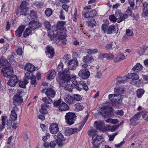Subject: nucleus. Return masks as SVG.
I'll return each instance as SVG.
<instances>
[{
	"instance_id": "63",
	"label": "nucleus",
	"mask_w": 148,
	"mask_h": 148,
	"mask_svg": "<svg viewBox=\"0 0 148 148\" xmlns=\"http://www.w3.org/2000/svg\"><path fill=\"white\" fill-rule=\"evenodd\" d=\"M143 13H142L141 16L142 17H145L148 16V10H143Z\"/></svg>"
},
{
	"instance_id": "38",
	"label": "nucleus",
	"mask_w": 148,
	"mask_h": 148,
	"mask_svg": "<svg viewBox=\"0 0 148 148\" xmlns=\"http://www.w3.org/2000/svg\"><path fill=\"white\" fill-rule=\"evenodd\" d=\"M125 56L122 54H120L118 55L116 57L114 61L117 62L119 61L123 60L125 58Z\"/></svg>"
},
{
	"instance_id": "8",
	"label": "nucleus",
	"mask_w": 148,
	"mask_h": 148,
	"mask_svg": "<svg viewBox=\"0 0 148 148\" xmlns=\"http://www.w3.org/2000/svg\"><path fill=\"white\" fill-rule=\"evenodd\" d=\"M113 110L111 108H101L100 113L104 117H106L112 114L113 113Z\"/></svg>"
},
{
	"instance_id": "37",
	"label": "nucleus",
	"mask_w": 148,
	"mask_h": 148,
	"mask_svg": "<svg viewBox=\"0 0 148 148\" xmlns=\"http://www.w3.org/2000/svg\"><path fill=\"white\" fill-rule=\"evenodd\" d=\"M119 125H114L112 127L108 125L107 126H105L104 128H106V131L108 130H110V131L113 132L115 131L119 127Z\"/></svg>"
},
{
	"instance_id": "55",
	"label": "nucleus",
	"mask_w": 148,
	"mask_h": 148,
	"mask_svg": "<svg viewBox=\"0 0 148 148\" xmlns=\"http://www.w3.org/2000/svg\"><path fill=\"white\" fill-rule=\"evenodd\" d=\"M30 16L33 19L36 18L37 17L36 12L33 10L31 11Z\"/></svg>"
},
{
	"instance_id": "34",
	"label": "nucleus",
	"mask_w": 148,
	"mask_h": 148,
	"mask_svg": "<svg viewBox=\"0 0 148 148\" xmlns=\"http://www.w3.org/2000/svg\"><path fill=\"white\" fill-rule=\"evenodd\" d=\"M83 105V103H78L75 104L74 106L75 110L79 111L83 110L84 108Z\"/></svg>"
},
{
	"instance_id": "4",
	"label": "nucleus",
	"mask_w": 148,
	"mask_h": 148,
	"mask_svg": "<svg viewBox=\"0 0 148 148\" xmlns=\"http://www.w3.org/2000/svg\"><path fill=\"white\" fill-rule=\"evenodd\" d=\"M103 141L104 139L101 136L95 134L92 136V143L94 147H98L99 144Z\"/></svg>"
},
{
	"instance_id": "59",
	"label": "nucleus",
	"mask_w": 148,
	"mask_h": 148,
	"mask_svg": "<svg viewBox=\"0 0 148 148\" xmlns=\"http://www.w3.org/2000/svg\"><path fill=\"white\" fill-rule=\"evenodd\" d=\"M116 17L114 15H110L109 16V19L110 20L113 22L117 21Z\"/></svg>"
},
{
	"instance_id": "36",
	"label": "nucleus",
	"mask_w": 148,
	"mask_h": 148,
	"mask_svg": "<svg viewBox=\"0 0 148 148\" xmlns=\"http://www.w3.org/2000/svg\"><path fill=\"white\" fill-rule=\"evenodd\" d=\"M94 125L96 126V129L100 130H102L103 127V123L102 122H98L96 121L94 123Z\"/></svg>"
},
{
	"instance_id": "47",
	"label": "nucleus",
	"mask_w": 148,
	"mask_h": 148,
	"mask_svg": "<svg viewBox=\"0 0 148 148\" xmlns=\"http://www.w3.org/2000/svg\"><path fill=\"white\" fill-rule=\"evenodd\" d=\"M32 31L29 27L27 28L23 34V37L25 38L26 37L31 33Z\"/></svg>"
},
{
	"instance_id": "26",
	"label": "nucleus",
	"mask_w": 148,
	"mask_h": 148,
	"mask_svg": "<svg viewBox=\"0 0 148 148\" xmlns=\"http://www.w3.org/2000/svg\"><path fill=\"white\" fill-rule=\"evenodd\" d=\"M49 106L44 103L41 105V109L40 110V112L42 114H46L48 113L47 108H48Z\"/></svg>"
},
{
	"instance_id": "42",
	"label": "nucleus",
	"mask_w": 148,
	"mask_h": 148,
	"mask_svg": "<svg viewBox=\"0 0 148 148\" xmlns=\"http://www.w3.org/2000/svg\"><path fill=\"white\" fill-rule=\"evenodd\" d=\"M42 100L45 103L49 104L52 103L53 102L52 99L48 96L43 98Z\"/></svg>"
},
{
	"instance_id": "33",
	"label": "nucleus",
	"mask_w": 148,
	"mask_h": 148,
	"mask_svg": "<svg viewBox=\"0 0 148 148\" xmlns=\"http://www.w3.org/2000/svg\"><path fill=\"white\" fill-rule=\"evenodd\" d=\"M115 32V26L113 25H110L106 31L108 34H112L113 32L116 33Z\"/></svg>"
},
{
	"instance_id": "24",
	"label": "nucleus",
	"mask_w": 148,
	"mask_h": 148,
	"mask_svg": "<svg viewBox=\"0 0 148 148\" xmlns=\"http://www.w3.org/2000/svg\"><path fill=\"white\" fill-rule=\"evenodd\" d=\"M125 90L122 87H116L114 88V92L116 94V96L118 97L120 95L121 96V94L123 93L124 92Z\"/></svg>"
},
{
	"instance_id": "27",
	"label": "nucleus",
	"mask_w": 148,
	"mask_h": 148,
	"mask_svg": "<svg viewBox=\"0 0 148 148\" xmlns=\"http://www.w3.org/2000/svg\"><path fill=\"white\" fill-rule=\"evenodd\" d=\"M69 106L64 102L62 103L59 106V110L61 111H64L69 109Z\"/></svg>"
},
{
	"instance_id": "2",
	"label": "nucleus",
	"mask_w": 148,
	"mask_h": 148,
	"mask_svg": "<svg viewBox=\"0 0 148 148\" xmlns=\"http://www.w3.org/2000/svg\"><path fill=\"white\" fill-rule=\"evenodd\" d=\"M59 78L63 82H68L71 80L69 71L68 69H66L64 70L62 73L58 75Z\"/></svg>"
},
{
	"instance_id": "54",
	"label": "nucleus",
	"mask_w": 148,
	"mask_h": 148,
	"mask_svg": "<svg viewBox=\"0 0 148 148\" xmlns=\"http://www.w3.org/2000/svg\"><path fill=\"white\" fill-rule=\"evenodd\" d=\"M98 52V51L96 49H89L87 50V53L89 54H95L97 53Z\"/></svg>"
},
{
	"instance_id": "43",
	"label": "nucleus",
	"mask_w": 148,
	"mask_h": 148,
	"mask_svg": "<svg viewBox=\"0 0 148 148\" xmlns=\"http://www.w3.org/2000/svg\"><path fill=\"white\" fill-rule=\"evenodd\" d=\"M32 76L34 75H33L32 72H30L29 71L27 72L25 74L24 79L25 80L28 81L29 79H31V77H32Z\"/></svg>"
},
{
	"instance_id": "20",
	"label": "nucleus",
	"mask_w": 148,
	"mask_h": 148,
	"mask_svg": "<svg viewBox=\"0 0 148 148\" xmlns=\"http://www.w3.org/2000/svg\"><path fill=\"white\" fill-rule=\"evenodd\" d=\"M25 28V25H22L20 26L18 29L15 31V34L16 36L19 37H21Z\"/></svg>"
},
{
	"instance_id": "48",
	"label": "nucleus",
	"mask_w": 148,
	"mask_h": 148,
	"mask_svg": "<svg viewBox=\"0 0 148 148\" xmlns=\"http://www.w3.org/2000/svg\"><path fill=\"white\" fill-rule=\"evenodd\" d=\"M31 80V83L32 85L35 86L37 84V82L36 80V77L35 76H32V77L30 79Z\"/></svg>"
},
{
	"instance_id": "3",
	"label": "nucleus",
	"mask_w": 148,
	"mask_h": 148,
	"mask_svg": "<svg viewBox=\"0 0 148 148\" xmlns=\"http://www.w3.org/2000/svg\"><path fill=\"white\" fill-rule=\"evenodd\" d=\"M19 95H15L13 97V104L15 106L21 105L23 102V99L22 97V90H18L17 91Z\"/></svg>"
},
{
	"instance_id": "29",
	"label": "nucleus",
	"mask_w": 148,
	"mask_h": 148,
	"mask_svg": "<svg viewBox=\"0 0 148 148\" xmlns=\"http://www.w3.org/2000/svg\"><path fill=\"white\" fill-rule=\"evenodd\" d=\"M74 81H73L74 82L72 84H68L65 86L64 88L65 90L71 92L72 91V88L73 87V88H75V86L76 85V81L75 79H74Z\"/></svg>"
},
{
	"instance_id": "51",
	"label": "nucleus",
	"mask_w": 148,
	"mask_h": 148,
	"mask_svg": "<svg viewBox=\"0 0 148 148\" xmlns=\"http://www.w3.org/2000/svg\"><path fill=\"white\" fill-rule=\"evenodd\" d=\"M132 8L128 7L127 8V9L126 11H125V13L124 14H126L127 15L128 17V16H130L132 14Z\"/></svg>"
},
{
	"instance_id": "15",
	"label": "nucleus",
	"mask_w": 148,
	"mask_h": 148,
	"mask_svg": "<svg viewBox=\"0 0 148 148\" xmlns=\"http://www.w3.org/2000/svg\"><path fill=\"white\" fill-rule=\"evenodd\" d=\"M10 66V63L3 57H1L0 59V66L7 68Z\"/></svg>"
},
{
	"instance_id": "9",
	"label": "nucleus",
	"mask_w": 148,
	"mask_h": 148,
	"mask_svg": "<svg viewBox=\"0 0 148 148\" xmlns=\"http://www.w3.org/2000/svg\"><path fill=\"white\" fill-rule=\"evenodd\" d=\"M29 25V27L31 30H34L40 27L42 25V24L38 21L33 20L30 22Z\"/></svg>"
},
{
	"instance_id": "62",
	"label": "nucleus",
	"mask_w": 148,
	"mask_h": 148,
	"mask_svg": "<svg viewBox=\"0 0 148 148\" xmlns=\"http://www.w3.org/2000/svg\"><path fill=\"white\" fill-rule=\"evenodd\" d=\"M27 5V2L25 1H23L21 3L20 6V9H23V8H26Z\"/></svg>"
},
{
	"instance_id": "60",
	"label": "nucleus",
	"mask_w": 148,
	"mask_h": 148,
	"mask_svg": "<svg viewBox=\"0 0 148 148\" xmlns=\"http://www.w3.org/2000/svg\"><path fill=\"white\" fill-rule=\"evenodd\" d=\"M22 137L24 140L27 141L29 138L28 133L27 132L23 133L22 134Z\"/></svg>"
},
{
	"instance_id": "44",
	"label": "nucleus",
	"mask_w": 148,
	"mask_h": 148,
	"mask_svg": "<svg viewBox=\"0 0 148 148\" xmlns=\"http://www.w3.org/2000/svg\"><path fill=\"white\" fill-rule=\"evenodd\" d=\"M92 58L91 56L87 55L84 57L83 60L84 61L85 63H90L91 62Z\"/></svg>"
},
{
	"instance_id": "53",
	"label": "nucleus",
	"mask_w": 148,
	"mask_h": 148,
	"mask_svg": "<svg viewBox=\"0 0 148 148\" xmlns=\"http://www.w3.org/2000/svg\"><path fill=\"white\" fill-rule=\"evenodd\" d=\"M88 25L92 27H93L96 24V23L95 20L92 19L88 21Z\"/></svg>"
},
{
	"instance_id": "46",
	"label": "nucleus",
	"mask_w": 148,
	"mask_h": 148,
	"mask_svg": "<svg viewBox=\"0 0 148 148\" xmlns=\"http://www.w3.org/2000/svg\"><path fill=\"white\" fill-rule=\"evenodd\" d=\"M63 68V63L61 62L58 66L57 70L58 72V75L60 73H62L63 71H62Z\"/></svg>"
},
{
	"instance_id": "49",
	"label": "nucleus",
	"mask_w": 148,
	"mask_h": 148,
	"mask_svg": "<svg viewBox=\"0 0 148 148\" xmlns=\"http://www.w3.org/2000/svg\"><path fill=\"white\" fill-rule=\"evenodd\" d=\"M108 23L103 24L101 26V30H102V32L103 33H105L106 31H107V29H108Z\"/></svg>"
},
{
	"instance_id": "58",
	"label": "nucleus",
	"mask_w": 148,
	"mask_h": 148,
	"mask_svg": "<svg viewBox=\"0 0 148 148\" xmlns=\"http://www.w3.org/2000/svg\"><path fill=\"white\" fill-rule=\"evenodd\" d=\"M71 128H68L66 129L65 131L66 134L68 136H69L70 135L72 134L73 132Z\"/></svg>"
},
{
	"instance_id": "10",
	"label": "nucleus",
	"mask_w": 148,
	"mask_h": 148,
	"mask_svg": "<svg viewBox=\"0 0 148 148\" xmlns=\"http://www.w3.org/2000/svg\"><path fill=\"white\" fill-rule=\"evenodd\" d=\"M75 88L79 91L82 90V86L84 90L87 91L88 90V88L85 82L83 81H81L79 82V84H77L76 83V85L75 86Z\"/></svg>"
},
{
	"instance_id": "39",
	"label": "nucleus",
	"mask_w": 148,
	"mask_h": 148,
	"mask_svg": "<svg viewBox=\"0 0 148 148\" xmlns=\"http://www.w3.org/2000/svg\"><path fill=\"white\" fill-rule=\"evenodd\" d=\"M28 81H26L24 79V81H20L19 82L18 85L20 87L25 88L26 85L28 83Z\"/></svg>"
},
{
	"instance_id": "61",
	"label": "nucleus",
	"mask_w": 148,
	"mask_h": 148,
	"mask_svg": "<svg viewBox=\"0 0 148 148\" xmlns=\"http://www.w3.org/2000/svg\"><path fill=\"white\" fill-rule=\"evenodd\" d=\"M74 99L77 101L81 100L82 98L81 96L78 94H75L74 95Z\"/></svg>"
},
{
	"instance_id": "7",
	"label": "nucleus",
	"mask_w": 148,
	"mask_h": 148,
	"mask_svg": "<svg viewBox=\"0 0 148 148\" xmlns=\"http://www.w3.org/2000/svg\"><path fill=\"white\" fill-rule=\"evenodd\" d=\"M90 75V72L87 69H82L78 73L79 76L83 79H87Z\"/></svg>"
},
{
	"instance_id": "25",
	"label": "nucleus",
	"mask_w": 148,
	"mask_h": 148,
	"mask_svg": "<svg viewBox=\"0 0 148 148\" xmlns=\"http://www.w3.org/2000/svg\"><path fill=\"white\" fill-rule=\"evenodd\" d=\"M47 55L49 58H51L54 55V50L52 47L48 46L47 47Z\"/></svg>"
},
{
	"instance_id": "11",
	"label": "nucleus",
	"mask_w": 148,
	"mask_h": 148,
	"mask_svg": "<svg viewBox=\"0 0 148 148\" xmlns=\"http://www.w3.org/2000/svg\"><path fill=\"white\" fill-rule=\"evenodd\" d=\"M78 65L77 60L75 58L69 61L68 66L69 69L73 70L75 69Z\"/></svg>"
},
{
	"instance_id": "41",
	"label": "nucleus",
	"mask_w": 148,
	"mask_h": 148,
	"mask_svg": "<svg viewBox=\"0 0 148 148\" xmlns=\"http://www.w3.org/2000/svg\"><path fill=\"white\" fill-rule=\"evenodd\" d=\"M147 112L145 110L139 112V117L141 116L144 120H147Z\"/></svg>"
},
{
	"instance_id": "23",
	"label": "nucleus",
	"mask_w": 148,
	"mask_h": 148,
	"mask_svg": "<svg viewBox=\"0 0 148 148\" xmlns=\"http://www.w3.org/2000/svg\"><path fill=\"white\" fill-rule=\"evenodd\" d=\"M126 77L128 79H131L134 80H136L139 79V76L135 73H129L126 75Z\"/></svg>"
},
{
	"instance_id": "56",
	"label": "nucleus",
	"mask_w": 148,
	"mask_h": 148,
	"mask_svg": "<svg viewBox=\"0 0 148 148\" xmlns=\"http://www.w3.org/2000/svg\"><path fill=\"white\" fill-rule=\"evenodd\" d=\"M57 144V141H51L50 142V148H55Z\"/></svg>"
},
{
	"instance_id": "35",
	"label": "nucleus",
	"mask_w": 148,
	"mask_h": 148,
	"mask_svg": "<svg viewBox=\"0 0 148 148\" xmlns=\"http://www.w3.org/2000/svg\"><path fill=\"white\" fill-rule=\"evenodd\" d=\"M1 125L5 126L7 122L9 121L8 117L5 115H2L1 116Z\"/></svg>"
},
{
	"instance_id": "64",
	"label": "nucleus",
	"mask_w": 148,
	"mask_h": 148,
	"mask_svg": "<svg viewBox=\"0 0 148 148\" xmlns=\"http://www.w3.org/2000/svg\"><path fill=\"white\" fill-rule=\"evenodd\" d=\"M143 10H148V3L147 2H144L143 4Z\"/></svg>"
},
{
	"instance_id": "45",
	"label": "nucleus",
	"mask_w": 148,
	"mask_h": 148,
	"mask_svg": "<svg viewBox=\"0 0 148 148\" xmlns=\"http://www.w3.org/2000/svg\"><path fill=\"white\" fill-rule=\"evenodd\" d=\"M17 115L14 110L11 111L10 117L11 119L13 121H15L17 119Z\"/></svg>"
},
{
	"instance_id": "28",
	"label": "nucleus",
	"mask_w": 148,
	"mask_h": 148,
	"mask_svg": "<svg viewBox=\"0 0 148 148\" xmlns=\"http://www.w3.org/2000/svg\"><path fill=\"white\" fill-rule=\"evenodd\" d=\"M24 69L25 70L28 71L30 72H31L35 70L34 66L29 63L26 64L25 66Z\"/></svg>"
},
{
	"instance_id": "1",
	"label": "nucleus",
	"mask_w": 148,
	"mask_h": 148,
	"mask_svg": "<svg viewBox=\"0 0 148 148\" xmlns=\"http://www.w3.org/2000/svg\"><path fill=\"white\" fill-rule=\"evenodd\" d=\"M66 123L69 125L73 124L77 119V116L74 113L68 112L66 113L65 116Z\"/></svg>"
},
{
	"instance_id": "50",
	"label": "nucleus",
	"mask_w": 148,
	"mask_h": 148,
	"mask_svg": "<svg viewBox=\"0 0 148 148\" xmlns=\"http://www.w3.org/2000/svg\"><path fill=\"white\" fill-rule=\"evenodd\" d=\"M21 10L20 12V14L21 15H23L24 16H26L27 14L28 13H27V12H28V9L27 8H23V9H20Z\"/></svg>"
},
{
	"instance_id": "12",
	"label": "nucleus",
	"mask_w": 148,
	"mask_h": 148,
	"mask_svg": "<svg viewBox=\"0 0 148 148\" xmlns=\"http://www.w3.org/2000/svg\"><path fill=\"white\" fill-rule=\"evenodd\" d=\"M18 82V79L17 76L16 75H14L10 78L7 84L10 86L14 87L16 85Z\"/></svg>"
},
{
	"instance_id": "32",
	"label": "nucleus",
	"mask_w": 148,
	"mask_h": 148,
	"mask_svg": "<svg viewBox=\"0 0 148 148\" xmlns=\"http://www.w3.org/2000/svg\"><path fill=\"white\" fill-rule=\"evenodd\" d=\"M55 75V71L53 69H52L47 75V79L49 80L52 79L54 78Z\"/></svg>"
},
{
	"instance_id": "22",
	"label": "nucleus",
	"mask_w": 148,
	"mask_h": 148,
	"mask_svg": "<svg viewBox=\"0 0 148 148\" xmlns=\"http://www.w3.org/2000/svg\"><path fill=\"white\" fill-rule=\"evenodd\" d=\"M45 94L48 97H50L52 98L54 97L56 95V92L54 90L51 88L47 89L45 92Z\"/></svg>"
},
{
	"instance_id": "16",
	"label": "nucleus",
	"mask_w": 148,
	"mask_h": 148,
	"mask_svg": "<svg viewBox=\"0 0 148 148\" xmlns=\"http://www.w3.org/2000/svg\"><path fill=\"white\" fill-rule=\"evenodd\" d=\"M49 130L50 132L53 134H55L59 131L58 125L55 123H52L50 126Z\"/></svg>"
},
{
	"instance_id": "52",
	"label": "nucleus",
	"mask_w": 148,
	"mask_h": 148,
	"mask_svg": "<svg viewBox=\"0 0 148 148\" xmlns=\"http://www.w3.org/2000/svg\"><path fill=\"white\" fill-rule=\"evenodd\" d=\"M52 14V10L50 8H48L45 11V14L47 16H50Z\"/></svg>"
},
{
	"instance_id": "18",
	"label": "nucleus",
	"mask_w": 148,
	"mask_h": 148,
	"mask_svg": "<svg viewBox=\"0 0 148 148\" xmlns=\"http://www.w3.org/2000/svg\"><path fill=\"white\" fill-rule=\"evenodd\" d=\"M64 100L67 103L69 104H72L75 103L73 98L68 94L65 95Z\"/></svg>"
},
{
	"instance_id": "14",
	"label": "nucleus",
	"mask_w": 148,
	"mask_h": 148,
	"mask_svg": "<svg viewBox=\"0 0 148 148\" xmlns=\"http://www.w3.org/2000/svg\"><path fill=\"white\" fill-rule=\"evenodd\" d=\"M88 115H87L85 119H84L83 121L81 123H79L78 124L79 127H80V128H71L72 130V132L73 134L75 132H78L80 129H81L83 127L85 124V123L86 121L87 120L88 117Z\"/></svg>"
},
{
	"instance_id": "30",
	"label": "nucleus",
	"mask_w": 148,
	"mask_h": 148,
	"mask_svg": "<svg viewBox=\"0 0 148 148\" xmlns=\"http://www.w3.org/2000/svg\"><path fill=\"white\" fill-rule=\"evenodd\" d=\"M66 24L64 21H59L57 23V28L59 30H63L64 28V26Z\"/></svg>"
},
{
	"instance_id": "13",
	"label": "nucleus",
	"mask_w": 148,
	"mask_h": 148,
	"mask_svg": "<svg viewBox=\"0 0 148 148\" xmlns=\"http://www.w3.org/2000/svg\"><path fill=\"white\" fill-rule=\"evenodd\" d=\"M56 136L57 137V141L58 146L60 147L63 144V142L66 140L63 135L60 133H58Z\"/></svg>"
},
{
	"instance_id": "57",
	"label": "nucleus",
	"mask_w": 148,
	"mask_h": 148,
	"mask_svg": "<svg viewBox=\"0 0 148 148\" xmlns=\"http://www.w3.org/2000/svg\"><path fill=\"white\" fill-rule=\"evenodd\" d=\"M147 47L145 46H143L141 47V50L140 52H139V55L142 56L143 55L144 53L145 50L147 49Z\"/></svg>"
},
{
	"instance_id": "40",
	"label": "nucleus",
	"mask_w": 148,
	"mask_h": 148,
	"mask_svg": "<svg viewBox=\"0 0 148 148\" xmlns=\"http://www.w3.org/2000/svg\"><path fill=\"white\" fill-rule=\"evenodd\" d=\"M127 78L125 77H118L116 78V81L117 82L119 83H124L127 80Z\"/></svg>"
},
{
	"instance_id": "5",
	"label": "nucleus",
	"mask_w": 148,
	"mask_h": 148,
	"mask_svg": "<svg viewBox=\"0 0 148 148\" xmlns=\"http://www.w3.org/2000/svg\"><path fill=\"white\" fill-rule=\"evenodd\" d=\"M115 15L116 17L117 22L119 23L128 18L127 15L126 14L122 13L121 10H118L115 12Z\"/></svg>"
},
{
	"instance_id": "17",
	"label": "nucleus",
	"mask_w": 148,
	"mask_h": 148,
	"mask_svg": "<svg viewBox=\"0 0 148 148\" xmlns=\"http://www.w3.org/2000/svg\"><path fill=\"white\" fill-rule=\"evenodd\" d=\"M117 96H116V95L115 93L114 94H110L109 95V98L110 100L113 103H116L117 102L119 103L120 102V100H121L122 99H123L121 97L120 98H118V99H116V98H114L115 97H117Z\"/></svg>"
},
{
	"instance_id": "21",
	"label": "nucleus",
	"mask_w": 148,
	"mask_h": 148,
	"mask_svg": "<svg viewBox=\"0 0 148 148\" xmlns=\"http://www.w3.org/2000/svg\"><path fill=\"white\" fill-rule=\"evenodd\" d=\"M66 37L63 35H61V32H57L55 36H53V39L57 41H59L61 40H62L65 39Z\"/></svg>"
},
{
	"instance_id": "31",
	"label": "nucleus",
	"mask_w": 148,
	"mask_h": 148,
	"mask_svg": "<svg viewBox=\"0 0 148 148\" xmlns=\"http://www.w3.org/2000/svg\"><path fill=\"white\" fill-rule=\"evenodd\" d=\"M138 117L139 112H138L131 119L130 121L131 122V124L134 125L137 124L138 123H137L136 122L138 121Z\"/></svg>"
},
{
	"instance_id": "19",
	"label": "nucleus",
	"mask_w": 148,
	"mask_h": 148,
	"mask_svg": "<svg viewBox=\"0 0 148 148\" xmlns=\"http://www.w3.org/2000/svg\"><path fill=\"white\" fill-rule=\"evenodd\" d=\"M97 14L96 11L95 10H91L90 11L86 12L84 15L86 18L92 17Z\"/></svg>"
},
{
	"instance_id": "6",
	"label": "nucleus",
	"mask_w": 148,
	"mask_h": 148,
	"mask_svg": "<svg viewBox=\"0 0 148 148\" xmlns=\"http://www.w3.org/2000/svg\"><path fill=\"white\" fill-rule=\"evenodd\" d=\"M1 72L3 75L7 78L11 76L13 73V68L10 66L8 67L3 68L1 70Z\"/></svg>"
}]
</instances>
